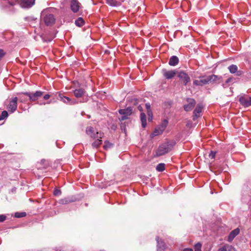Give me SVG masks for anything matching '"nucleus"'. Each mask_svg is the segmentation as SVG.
Segmentation results:
<instances>
[{"label": "nucleus", "instance_id": "nucleus-15", "mask_svg": "<svg viewBox=\"0 0 251 251\" xmlns=\"http://www.w3.org/2000/svg\"><path fill=\"white\" fill-rule=\"evenodd\" d=\"M202 110V106L200 104H198L195 109L193 114V120H196L198 118L201 116V113Z\"/></svg>", "mask_w": 251, "mask_h": 251}, {"label": "nucleus", "instance_id": "nucleus-25", "mask_svg": "<svg viewBox=\"0 0 251 251\" xmlns=\"http://www.w3.org/2000/svg\"><path fill=\"white\" fill-rule=\"evenodd\" d=\"M84 20L82 18H78L75 22V25L79 27H81L84 24Z\"/></svg>", "mask_w": 251, "mask_h": 251}, {"label": "nucleus", "instance_id": "nucleus-5", "mask_svg": "<svg viewBox=\"0 0 251 251\" xmlns=\"http://www.w3.org/2000/svg\"><path fill=\"white\" fill-rule=\"evenodd\" d=\"M119 113L122 115L121 121H124L128 118V116H130L132 113V109L131 107H128L126 109H120L119 111Z\"/></svg>", "mask_w": 251, "mask_h": 251}, {"label": "nucleus", "instance_id": "nucleus-44", "mask_svg": "<svg viewBox=\"0 0 251 251\" xmlns=\"http://www.w3.org/2000/svg\"><path fill=\"white\" fill-rule=\"evenodd\" d=\"M50 95H49V94H46V95H45L44 96V99H45V100H48V99H49L50 98Z\"/></svg>", "mask_w": 251, "mask_h": 251}, {"label": "nucleus", "instance_id": "nucleus-39", "mask_svg": "<svg viewBox=\"0 0 251 251\" xmlns=\"http://www.w3.org/2000/svg\"><path fill=\"white\" fill-rule=\"evenodd\" d=\"M61 191L58 189H55L53 192V194L54 196H59L61 195Z\"/></svg>", "mask_w": 251, "mask_h": 251}, {"label": "nucleus", "instance_id": "nucleus-13", "mask_svg": "<svg viewBox=\"0 0 251 251\" xmlns=\"http://www.w3.org/2000/svg\"><path fill=\"white\" fill-rule=\"evenodd\" d=\"M35 0H20V4L24 8H29L34 4Z\"/></svg>", "mask_w": 251, "mask_h": 251}, {"label": "nucleus", "instance_id": "nucleus-11", "mask_svg": "<svg viewBox=\"0 0 251 251\" xmlns=\"http://www.w3.org/2000/svg\"><path fill=\"white\" fill-rule=\"evenodd\" d=\"M57 98L60 100L63 101L64 103L69 104H74L76 103V102L74 100H72L70 98L68 97L63 96L61 93H58Z\"/></svg>", "mask_w": 251, "mask_h": 251}, {"label": "nucleus", "instance_id": "nucleus-40", "mask_svg": "<svg viewBox=\"0 0 251 251\" xmlns=\"http://www.w3.org/2000/svg\"><path fill=\"white\" fill-rule=\"evenodd\" d=\"M193 84L196 86H201L199 79L195 80L193 81Z\"/></svg>", "mask_w": 251, "mask_h": 251}, {"label": "nucleus", "instance_id": "nucleus-27", "mask_svg": "<svg viewBox=\"0 0 251 251\" xmlns=\"http://www.w3.org/2000/svg\"><path fill=\"white\" fill-rule=\"evenodd\" d=\"M179 61L178 57L174 55L171 57L169 63H178Z\"/></svg>", "mask_w": 251, "mask_h": 251}, {"label": "nucleus", "instance_id": "nucleus-23", "mask_svg": "<svg viewBox=\"0 0 251 251\" xmlns=\"http://www.w3.org/2000/svg\"><path fill=\"white\" fill-rule=\"evenodd\" d=\"M200 82L201 86L208 84V80L207 76H201L200 77Z\"/></svg>", "mask_w": 251, "mask_h": 251}, {"label": "nucleus", "instance_id": "nucleus-9", "mask_svg": "<svg viewBox=\"0 0 251 251\" xmlns=\"http://www.w3.org/2000/svg\"><path fill=\"white\" fill-rule=\"evenodd\" d=\"M43 94V92L36 91L35 93H28L26 92L25 93L26 96H28L31 101H35L38 99V98L42 96Z\"/></svg>", "mask_w": 251, "mask_h": 251}, {"label": "nucleus", "instance_id": "nucleus-36", "mask_svg": "<svg viewBox=\"0 0 251 251\" xmlns=\"http://www.w3.org/2000/svg\"><path fill=\"white\" fill-rule=\"evenodd\" d=\"M146 107L147 110V114H151L152 113L151 109V105L149 103H147L146 104Z\"/></svg>", "mask_w": 251, "mask_h": 251}, {"label": "nucleus", "instance_id": "nucleus-19", "mask_svg": "<svg viewBox=\"0 0 251 251\" xmlns=\"http://www.w3.org/2000/svg\"><path fill=\"white\" fill-rule=\"evenodd\" d=\"M97 139L95 140V141L92 143V146L94 148H98L102 144V138H97Z\"/></svg>", "mask_w": 251, "mask_h": 251}, {"label": "nucleus", "instance_id": "nucleus-46", "mask_svg": "<svg viewBox=\"0 0 251 251\" xmlns=\"http://www.w3.org/2000/svg\"><path fill=\"white\" fill-rule=\"evenodd\" d=\"M138 109L140 110V111H142L143 109H142V107L139 105L138 107Z\"/></svg>", "mask_w": 251, "mask_h": 251}, {"label": "nucleus", "instance_id": "nucleus-26", "mask_svg": "<svg viewBox=\"0 0 251 251\" xmlns=\"http://www.w3.org/2000/svg\"><path fill=\"white\" fill-rule=\"evenodd\" d=\"M165 166L164 163H159L156 166V169L158 172H162L165 170Z\"/></svg>", "mask_w": 251, "mask_h": 251}, {"label": "nucleus", "instance_id": "nucleus-29", "mask_svg": "<svg viewBox=\"0 0 251 251\" xmlns=\"http://www.w3.org/2000/svg\"><path fill=\"white\" fill-rule=\"evenodd\" d=\"M230 73H234L237 71V67L235 65H232L228 67Z\"/></svg>", "mask_w": 251, "mask_h": 251}, {"label": "nucleus", "instance_id": "nucleus-12", "mask_svg": "<svg viewBox=\"0 0 251 251\" xmlns=\"http://www.w3.org/2000/svg\"><path fill=\"white\" fill-rule=\"evenodd\" d=\"M44 22L47 25H52L55 22V18L52 14H47L44 18Z\"/></svg>", "mask_w": 251, "mask_h": 251}, {"label": "nucleus", "instance_id": "nucleus-47", "mask_svg": "<svg viewBox=\"0 0 251 251\" xmlns=\"http://www.w3.org/2000/svg\"><path fill=\"white\" fill-rule=\"evenodd\" d=\"M172 66H175L176 64H174V63H172V64H170Z\"/></svg>", "mask_w": 251, "mask_h": 251}, {"label": "nucleus", "instance_id": "nucleus-48", "mask_svg": "<svg viewBox=\"0 0 251 251\" xmlns=\"http://www.w3.org/2000/svg\"><path fill=\"white\" fill-rule=\"evenodd\" d=\"M45 161H46L45 160H42L41 162L44 163Z\"/></svg>", "mask_w": 251, "mask_h": 251}, {"label": "nucleus", "instance_id": "nucleus-16", "mask_svg": "<svg viewBox=\"0 0 251 251\" xmlns=\"http://www.w3.org/2000/svg\"><path fill=\"white\" fill-rule=\"evenodd\" d=\"M79 3L76 0H72L71 2V8L75 12H77L79 8Z\"/></svg>", "mask_w": 251, "mask_h": 251}, {"label": "nucleus", "instance_id": "nucleus-4", "mask_svg": "<svg viewBox=\"0 0 251 251\" xmlns=\"http://www.w3.org/2000/svg\"><path fill=\"white\" fill-rule=\"evenodd\" d=\"M177 75L184 85H186L190 82V77L184 71L178 72Z\"/></svg>", "mask_w": 251, "mask_h": 251}, {"label": "nucleus", "instance_id": "nucleus-31", "mask_svg": "<svg viewBox=\"0 0 251 251\" xmlns=\"http://www.w3.org/2000/svg\"><path fill=\"white\" fill-rule=\"evenodd\" d=\"M106 3L111 6H117L118 2L115 0H106Z\"/></svg>", "mask_w": 251, "mask_h": 251}, {"label": "nucleus", "instance_id": "nucleus-3", "mask_svg": "<svg viewBox=\"0 0 251 251\" xmlns=\"http://www.w3.org/2000/svg\"><path fill=\"white\" fill-rule=\"evenodd\" d=\"M86 132L87 134L89 135L91 138L94 139L102 138L104 136L103 132L95 131L94 128L91 126L88 127L86 128Z\"/></svg>", "mask_w": 251, "mask_h": 251}, {"label": "nucleus", "instance_id": "nucleus-32", "mask_svg": "<svg viewBox=\"0 0 251 251\" xmlns=\"http://www.w3.org/2000/svg\"><path fill=\"white\" fill-rule=\"evenodd\" d=\"M26 215L25 212H16L15 213V217L16 218H22L25 217Z\"/></svg>", "mask_w": 251, "mask_h": 251}, {"label": "nucleus", "instance_id": "nucleus-21", "mask_svg": "<svg viewBox=\"0 0 251 251\" xmlns=\"http://www.w3.org/2000/svg\"><path fill=\"white\" fill-rule=\"evenodd\" d=\"M73 201V200L71 199L70 198H65L60 200L59 203L61 204H66Z\"/></svg>", "mask_w": 251, "mask_h": 251}, {"label": "nucleus", "instance_id": "nucleus-14", "mask_svg": "<svg viewBox=\"0 0 251 251\" xmlns=\"http://www.w3.org/2000/svg\"><path fill=\"white\" fill-rule=\"evenodd\" d=\"M208 83H220L221 82V77L214 75L207 76Z\"/></svg>", "mask_w": 251, "mask_h": 251}, {"label": "nucleus", "instance_id": "nucleus-41", "mask_svg": "<svg viewBox=\"0 0 251 251\" xmlns=\"http://www.w3.org/2000/svg\"><path fill=\"white\" fill-rule=\"evenodd\" d=\"M6 219V216L4 215H0V222L4 221Z\"/></svg>", "mask_w": 251, "mask_h": 251}, {"label": "nucleus", "instance_id": "nucleus-37", "mask_svg": "<svg viewBox=\"0 0 251 251\" xmlns=\"http://www.w3.org/2000/svg\"><path fill=\"white\" fill-rule=\"evenodd\" d=\"M241 57V56L237 57H236V59L230 58H228V59L226 60V61H241V60L239 59V58Z\"/></svg>", "mask_w": 251, "mask_h": 251}, {"label": "nucleus", "instance_id": "nucleus-34", "mask_svg": "<svg viewBox=\"0 0 251 251\" xmlns=\"http://www.w3.org/2000/svg\"><path fill=\"white\" fill-rule=\"evenodd\" d=\"M25 93L23 95H22L19 96V100L21 102H25L27 100V98L25 97Z\"/></svg>", "mask_w": 251, "mask_h": 251}, {"label": "nucleus", "instance_id": "nucleus-20", "mask_svg": "<svg viewBox=\"0 0 251 251\" xmlns=\"http://www.w3.org/2000/svg\"><path fill=\"white\" fill-rule=\"evenodd\" d=\"M74 93L75 96L76 98H80L83 95V94L84 93V91L82 89H75L74 91Z\"/></svg>", "mask_w": 251, "mask_h": 251}, {"label": "nucleus", "instance_id": "nucleus-30", "mask_svg": "<svg viewBox=\"0 0 251 251\" xmlns=\"http://www.w3.org/2000/svg\"><path fill=\"white\" fill-rule=\"evenodd\" d=\"M8 116V112L6 111H3L0 116V121L4 120Z\"/></svg>", "mask_w": 251, "mask_h": 251}, {"label": "nucleus", "instance_id": "nucleus-18", "mask_svg": "<svg viewBox=\"0 0 251 251\" xmlns=\"http://www.w3.org/2000/svg\"><path fill=\"white\" fill-rule=\"evenodd\" d=\"M156 240L157 243L158 251H164L165 249V245L162 241H159L158 237H156Z\"/></svg>", "mask_w": 251, "mask_h": 251}, {"label": "nucleus", "instance_id": "nucleus-22", "mask_svg": "<svg viewBox=\"0 0 251 251\" xmlns=\"http://www.w3.org/2000/svg\"><path fill=\"white\" fill-rule=\"evenodd\" d=\"M141 121L142 122V126L143 127H145L146 123V115L144 113H141L140 114Z\"/></svg>", "mask_w": 251, "mask_h": 251}, {"label": "nucleus", "instance_id": "nucleus-8", "mask_svg": "<svg viewBox=\"0 0 251 251\" xmlns=\"http://www.w3.org/2000/svg\"><path fill=\"white\" fill-rule=\"evenodd\" d=\"M187 104L183 106L184 109L188 112L192 110L196 104V101L194 99L188 98L186 100Z\"/></svg>", "mask_w": 251, "mask_h": 251}, {"label": "nucleus", "instance_id": "nucleus-10", "mask_svg": "<svg viewBox=\"0 0 251 251\" xmlns=\"http://www.w3.org/2000/svg\"><path fill=\"white\" fill-rule=\"evenodd\" d=\"M17 101L18 98L17 97L12 98L10 101L8 108L11 113H13L16 110L17 108Z\"/></svg>", "mask_w": 251, "mask_h": 251}, {"label": "nucleus", "instance_id": "nucleus-6", "mask_svg": "<svg viewBox=\"0 0 251 251\" xmlns=\"http://www.w3.org/2000/svg\"><path fill=\"white\" fill-rule=\"evenodd\" d=\"M239 101L244 107H249L251 105V97L248 95L240 96Z\"/></svg>", "mask_w": 251, "mask_h": 251}, {"label": "nucleus", "instance_id": "nucleus-45", "mask_svg": "<svg viewBox=\"0 0 251 251\" xmlns=\"http://www.w3.org/2000/svg\"><path fill=\"white\" fill-rule=\"evenodd\" d=\"M183 251H193L192 249L187 248L185 249Z\"/></svg>", "mask_w": 251, "mask_h": 251}, {"label": "nucleus", "instance_id": "nucleus-2", "mask_svg": "<svg viewBox=\"0 0 251 251\" xmlns=\"http://www.w3.org/2000/svg\"><path fill=\"white\" fill-rule=\"evenodd\" d=\"M168 124V121L165 119L160 125L158 126L151 134V137L153 138L157 135H161L166 128Z\"/></svg>", "mask_w": 251, "mask_h": 251}, {"label": "nucleus", "instance_id": "nucleus-33", "mask_svg": "<svg viewBox=\"0 0 251 251\" xmlns=\"http://www.w3.org/2000/svg\"><path fill=\"white\" fill-rule=\"evenodd\" d=\"M232 80V78L231 77H230V78H228L226 81V82L223 84V86L224 88H226V87H227L229 85L228 84V83L231 82Z\"/></svg>", "mask_w": 251, "mask_h": 251}, {"label": "nucleus", "instance_id": "nucleus-28", "mask_svg": "<svg viewBox=\"0 0 251 251\" xmlns=\"http://www.w3.org/2000/svg\"><path fill=\"white\" fill-rule=\"evenodd\" d=\"M112 147H113V144L112 143H110L109 141H105L104 142V145L103 146L104 149L107 150V149L111 148Z\"/></svg>", "mask_w": 251, "mask_h": 251}, {"label": "nucleus", "instance_id": "nucleus-35", "mask_svg": "<svg viewBox=\"0 0 251 251\" xmlns=\"http://www.w3.org/2000/svg\"><path fill=\"white\" fill-rule=\"evenodd\" d=\"M201 245L200 243H197L195 245V251H201Z\"/></svg>", "mask_w": 251, "mask_h": 251}, {"label": "nucleus", "instance_id": "nucleus-7", "mask_svg": "<svg viewBox=\"0 0 251 251\" xmlns=\"http://www.w3.org/2000/svg\"><path fill=\"white\" fill-rule=\"evenodd\" d=\"M178 71L176 70L168 71L165 69L162 70L163 75L166 79H170L173 78L177 74Z\"/></svg>", "mask_w": 251, "mask_h": 251}, {"label": "nucleus", "instance_id": "nucleus-43", "mask_svg": "<svg viewBox=\"0 0 251 251\" xmlns=\"http://www.w3.org/2000/svg\"><path fill=\"white\" fill-rule=\"evenodd\" d=\"M4 54V52L2 50L0 49V59L3 57Z\"/></svg>", "mask_w": 251, "mask_h": 251}, {"label": "nucleus", "instance_id": "nucleus-24", "mask_svg": "<svg viewBox=\"0 0 251 251\" xmlns=\"http://www.w3.org/2000/svg\"><path fill=\"white\" fill-rule=\"evenodd\" d=\"M232 249V248L231 246L228 245H226L220 248L218 251H231Z\"/></svg>", "mask_w": 251, "mask_h": 251}, {"label": "nucleus", "instance_id": "nucleus-42", "mask_svg": "<svg viewBox=\"0 0 251 251\" xmlns=\"http://www.w3.org/2000/svg\"><path fill=\"white\" fill-rule=\"evenodd\" d=\"M148 116H149V118H148V120L149 121H151L152 120V118H153V116H152V113H151V114H148Z\"/></svg>", "mask_w": 251, "mask_h": 251}, {"label": "nucleus", "instance_id": "nucleus-1", "mask_svg": "<svg viewBox=\"0 0 251 251\" xmlns=\"http://www.w3.org/2000/svg\"><path fill=\"white\" fill-rule=\"evenodd\" d=\"M174 145V143L171 142H166L162 144L159 147L156 151V155L161 156L168 153L172 150Z\"/></svg>", "mask_w": 251, "mask_h": 251}, {"label": "nucleus", "instance_id": "nucleus-38", "mask_svg": "<svg viewBox=\"0 0 251 251\" xmlns=\"http://www.w3.org/2000/svg\"><path fill=\"white\" fill-rule=\"evenodd\" d=\"M216 152L211 151L209 154V157L211 159H214L215 157Z\"/></svg>", "mask_w": 251, "mask_h": 251}, {"label": "nucleus", "instance_id": "nucleus-17", "mask_svg": "<svg viewBox=\"0 0 251 251\" xmlns=\"http://www.w3.org/2000/svg\"><path fill=\"white\" fill-rule=\"evenodd\" d=\"M240 230L238 228H237L232 230L229 234L228 237V241L231 242L233 239L239 233Z\"/></svg>", "mask_w": 251, "mask_h": 251}]
</instances>
